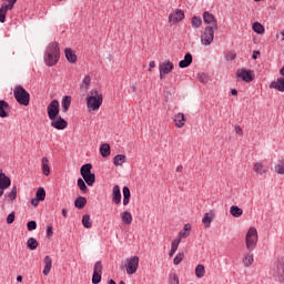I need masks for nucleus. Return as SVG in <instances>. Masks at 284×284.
<instances>
[{"instance_id":"nucleus-1","label":"nucleus","mask_w":284,"mask_h":284,"mask_svg":"<svg viewBox=\"0 0 284 284\" xmlns=\"http://www.w3.org/2000/svg\"><path fill=\"white\" fill-rule=\"evenodd\" d=\"M103 105V93L99 89H92L87 97V108L97 112Z\"/></svg>"},{"instance_id":"nucleus-2","label":"nucleus","mask_w":284,"mask_h":284,"mask_svg":"<svg viewBox=\"0 0 284 284\" xmlns=\"http://www.w3.org/2000/svg\"><path fill=\"white\" fill-rule=\"evenodd\" d=\"M61 52L59 49V43L51 42L47 49V55L44 58V63L49 68H52V65H57L59 63V57Z\"/></svg>"},{"instance_id":"nucleus-3","label":"nucleus","mask_w":284,"mask_h":284,"mask_svg":"<svg viewBox=\"0 0 284 284\" xmlns=\"http://www.w3.org/2000/svg\"><path fill=\"white\" fill-rule=\"evenodd\" d=\"M13 97L19 105H30V93L22 85L14 87Z\"/></svg>"},{"instance_id":"nucleus-4","label":"nucleus","mask_w":284,"mask_h":284,"mask_svg":"<svg viewBox=\"0 0 284 284\" xmlns=\"http://www.w3.org/2000/svg\"><path fill=\"white\" fill-rule=\"evenodd\" d=\"M246 250L254 252L256 244L258 243V231L256 227H250L245 236Z\"/></svg>"},{"instance_id":"nucleus-5","label":"nucleus","mask_w":284,"mask_h":284,"mask_svg":"<svg viewBox=\"0 0 284 284\" xmlns=\"http://www.w3.org/2000/svg\"><path fill=\"white\" fill-rule=\"evenodd\" d=\"M273 276L277 278L278 283L284 284V260H277L275 267H273Z\"/></svg>"},{"instance_id":"nucleus-6","label":"nucleus","mask_w":284,"mask_h":284,"mask_svg":"<svg viewBox=\"0 0 284 284\" xmlns=\"http://www.w3.org/2000/svg\"><path fill=\"white\" fill-rule=\"evenodd\" d=\"M59 100H52L47 106V114L50 121H54L59 116Z\"/></svg>"},{"instance_id":"nucleus-7","label":"nucleus","mask_w":284,"mask_h":284,"mask_svg":"<svg viewBox=\"0 0 284 284\" xmlns=\"http://www.w3.org/2000/svg\"><path fill=\"white\" fill-rule=\"evenodd\" d=\"M217 29H210L205 28L204 32L201 36V43L202 45H212L214 42V32H216Z\"/></svg>"},{"instance_id":"nucleus-8","label":"nucleus","mask_w":284,"mask_h":284,"mask_svg":"<svg viewBox=\"0 0 284 284\" xmlns=\"http://www.w3.org/2000/svg\"><path fill=\"white\" fill-rule=\"evenodd\" d=\"M235 74H236V78L244 81V83H252V81H254V73L251 70H247L244 68L237 69Z\"/></svg>"},{"instance_id":"nucleus-9","label":"nucleus","mask_w":284,"mask_h":284,"mask_svg":"<svg viewBox=\"0 0 284 284\" xmlns=\"http://www.w3.org/2000/svg\"><path fill=\"white\" fill-rule=\"evenodd\" d=\"M12 185V181L6 173H3V170L0 169V199L3 196L6 190Z\"/></svg>"},{"instance_id":"nucleus-10","label":"nucleus","mask_w":284,"mask_h":284,"mask_svg":"<svg viewBox=\"0 0 284 284\" xmlns=\"http://www.w3.org/2000/svg\"><path fill=\"white\" fill-rule=\"evenodd\" d=\"M203 21L206 23V28H210L211 30H219V22L216 21V18L214 14L210 12L203 13Z\"/></svg>"},{"instance_id":"nucleus-11","label":"nucleus","mask_w":284,"mask_h":284,"mask_svg":"<svg viewBox=\"0 0 284 284\" xmlns=\"http://www.w3.org/2000/svg\"><path fill=\"white\" fill-rule=\"evenodd\" d=\"M101 274H103V264H101V261L97 262L93 267V275H92V283L99 284L101 283Z\"/></svg>"},{"instance_id":"nucleus-12","label":"nucleus","mask_w":284,"mask_h":284,"mask_svg":"<svg viewBox=\"0 0 284 284\" xmlns=\"http://www.w3.org/2000/svg\"><path fill=\"white\" fill-rule=\"evenodd\" d=\"M136 270H139V256L134 255L128 260L126 274H136Z\"/></svg>"},{"instance_id":"nucleus-13","label":"nucleus","mask_w":284,"mask_h":284,"mask_svg":"<svg viewBox=\"0 0 284 284\" xmlns=\"http://www.w3.org/2000/svg\"><path fill=\"white\" fill-rule=\"evenodd\" d=\"M185 19V13L181 9H176L174 13L169 16V23L171 26H176V23H181Z\"/></svg>"},{"instance_id":"nucleus-14","label":"nucleus","mask_w":284,"mask_h":284,"mask_svg":"<svg viewBox=\"0 0 284 284\" xmlns=\"http://www.w3.org/2000/svg\"><path fill=\"white\" fill-rule=\"evenodd\" d=\"M51 128H54V130H65V128H68V121L58 115L55 119L51 120Z\"/></svg>"},{"instance_id":"nucleus-15","label":"nucleus","mask_w":284,"mask_h":284,"mask_svg":"<svg viewBox=\"0 0 284 284\" xmlns=\"http://www.w3.org/2000/svg\"><path fill=\"white\" fill-rule=\"evenodd\" d=\"M159 70L162 74H170L174 70V63L170 61H164L159 64Z\"/></svg>"},{"instance_id":"nucleus-16","label":"nucleus","mask_w":284,"mask_h":284,"mask_svg":"<svg viewBox=\"0 0 284 284\" xmlns=\"http://www.w3.org/2000/svg\"><path fill=\"white\" fill-rule=\"evenodd\" d=\"M17 194H18L17 185H13L11 187V191H9L4 194V202L6 203H13V201H17Z\"/></svg>"},{"instance_id":"nucleus-17","label":"nucleus","mask_w":284,"mask_h":284,"mask_svg":"<svg viewBox=\"0 0 284 284\" xmlns=\"http://www.w3.org/2000/svg\"><path fill=\"white\" fill-rule=\"evenodd\" d=\"M7 110H10V104L6 102V100H0V118L6 119L7 116H10V113H8Z\"/></svg>"},{"instance_id":"nucleus-18","label":"nucleus","mask_w":284,"mask_h":284,"mask_svg":"<svg viewBox=\"0 0 284 284\" xmlns=\"http://www.w3.org/2000/svg\"><path fill=\"white\" fill-rule=\"evenodd\" d=\"M112 201L113 203H115V205H119V203H121V187L118 184L113 186Z\"/></svg>"},{"instance_id":"nucleus-19","label":"nucleus","mask_w":284,"mask_h":284,"mask_svg":"<svg viewBox=\"0 0 284 284\" xmlns=\"http://www.w3.org/2000/svg\"><path fill=\"white\" fill-rule=\"evenodd\" d=\"M183 230L184 231H181L178 234V239L180 240V243L182 239H187V236H190V232H192V224L190 223L184 224Z\"/></svg>"},{"instance_id":"nucleus-20","label":"nucleus","mask_w":284,"mask_h":284,"mask_svg":"<svg viewBox=\"0 0 284 284\" xmlns=\"http://www.w3.org/2000/svg\"><path fill=\"white\" fill-rule=\"evenodd\" d=\"M270 88L284 92V78H278L277 81L271 82Z\"/></svg>"},{"instance_id":"nucleus-21","label":"nucleus","mask_w":284,"mask_h":284,"mask_svg":"<svg viewBox=\"0 0 284 284\" xmlns=\"http://www.w3.org/2000/svg\"><path fill=\"white\" fill-rule=\"evenodd\" d=\"M124 163H128V158L124 154H116L113 158V164L115 168H121Z\"/></svg>"},{"instance_id":"nucleus-22","label":"nucleus","mask_w":284,"mask_h":284,"mask_svg":"<svg viewBox=\"0 0 284 284\" xmlns=\"http://www.w3.org/2000/svg\"><path fill=\"white\" fill-rule=\"evenodd\" d=\"M41 168L44 176H50V160L48 158L41 159Z\"/></svg>"},{"instance_id":"nucleus-23","label":"nucleus","mask_w":284,"mask_h":284,"mask_svg":"<svg viewBox=\"0 0 284 284\" xmlns=\"http://www.w3.org/2000/svg\"><path fill=\"white\" fill-rule=\"evenodd\" d=\"M192 53H186L184 59L179 62V68H190L192 65Z\"/></svg>"},{"instance_id":"nucleus-24","label":"nucleus","mask_w":284,"mask_h":284,"mask_svg":"<svg viewBox=\"0 0 284 284\" xmlns=\"http://www.w3.org/2000/svg\"><path fill=\"white\" fill-rule=\"evenodd\" d=\"M242 263H243L244 267H251L254 263V254H252V252L248 251L244 255Z\"/></svg>"},{"instance_id":"nucleus-25","label":"nucleus","mask_w":284,"mask_h":284,"mask_svg":"<svg viewBox=\"0 0 284 284\" xmlns=\"http://www.w3.org/2000/svg\"><path fill=\"white\" fill-rule=\"evenodd\" d=\"M43 263H44L43 274L44 276H48V274H50V271L52 270V257H50V255H47L43 260Z\"/></svg>"},{"instance_id":"nucleus-26","label":"nucleus","mask_w":284,"mask_h":284,"mask_svg":"<svg viewBox=\"0 0 284 284\" xmlns=\"http://www.w3.org/2000/svg\"><path fill=\"white\" fill-rule=\"evenodd\" d=\"M175 128H183L185 125V114L178 113L174 115Z\"/></svg>"},{"instance_id":"nucleus-27","label":"nucleus","mask_w":284,"mask_h":284,"mask_svg":"<svg viewBox=\"0 0 284 284\" xmlns=\"http://www.w3.org/2000/svg\"><path fill=\"white\" fill-rule=\"evenodd\" d=\"M65 59L69 63H77V53L72 49L64 50Z\"/></svg>"},{"instance_id":"nucleus-28","label":"nucleus","mask_w":284,"mask_h":284,"mask_svg":"<svg viewBox=\"0 0 284 284\" xmlns=\"http://www.w3.org/2000/svg\"><path fill=\"white\" fill-rule=\"evenodd\" d=\"M253 170L254 172H256V174H260V176H263V174H267V169H265V166L261 162L254 163Z\"/></svg>"},{"instance_id":"nucleus-29","label":"nucleus","mask_w":284,"mask_h":284,"mask_svg":"<svg viewBox=\"0 0 284 284\" xmlns=\"http://www.w3.org/2000/svg\"><path fill=\"white\" fill-rule=\"evenodd\" d=\"M82 179L87 183V185H89V187H92V185H94V183L97 182V175L94 173L83 175Z\"/></svg>"},{"instance_id":"nucleus-30","label":"nucleus","mask_w":284,"mask_h":284,"mask_svg":"<svg viewBox=\"0 0 284 284\" xmlns=\"http://www.w3.org/2000/svg\"><path fill=\"white\" fill-rule=\"evenodd\" d=\"M121 221L125 225H132V213L130 211H124L121 213Z\"/></svg>"},{"instance_id":"nucleus-31","label":"nucleus","mask_w":284,"mask_h":284,"mask_svg":"<svg viewBox=\"0 0 284 284\" xmlns=\"http://www.w3.org/2000/svg\"><path fill=\"white\" fill-rule=\"evenodd\" d=\"M85 205H88V199L83 196H79L78 199H75L74 207H77L78 210H83Z\"/></svg>"},{"instance_id":"nucleus-32","label":"nucleus","mask_w":284,"mask_h":284,"mask_svg":"<svg viewBox=\"0 0 284 284\" xmlns=\"http://www.w3.org/2000/svg\"><path fill=\"white\" fill-rule=\"evenodd\" d=\"M72 103V97L70 95H64L62 98V112H68V110H70V105Z\"/></svg>"},{"instance_id":"nucleus-33","label":"nucleus","mask_w":284,"mask_h":284,"mask_svg":"<svg viewBox=\"0 0 284 284\" xmlns=\"http://www.w3.org/2000/svg\"><path fill=\"white\" fill-rule=\"evenodd\" d=\"M179 245H181V240L180 239H175V240L172 241L171 250L169 252L170 258H172V256H174V254H176V250H179Z\"/></svg>"},{"instance_id":"nucleus-34","label":"nucleus","mask_w":284,"mask_h":284,"mask_svg":"<svg viewBox=\"0 0 284 284\" xmlns=\"http://www.w3.org/2000/svg\"><path fill=\"white\" fill-rule=\"evenodd\" d=\"M110 152H111L110 144L103 143L100 145V154L103 159H108V156H110Z\"/></svg>"},{"instance_id":"nucleus-35","label":"nucleus","mask_w":284,"mask_h":284,"mask_svg":"<svg viewBox=\"0 0 284 284\" xmlns=\"http://www.w3.org/2000/svg\"><path fill=\"white\" fill-rule=\"evenodd\" d=\"M212 221H214V212L211 211L210 213H205L202 219V223L205 224V227H210V225H212Z\"/></svg>"},{"instance_id":"nucleus-36","label":"nucleus","mask_w":284,"mask_h":284,"mask_svg":"<svg viewBox=\"0 0 284 284\" xmlns=\"http://www.w3.org/2000/svg\"><path fill=\"white\" fill-rule=\"evenodd\" d=\"M230 214H232L234 216V219H241V216H243V209H241L236 205H232L230 207Z\"/></svg>"},{"instance_id":"nucleus-37","label":"nucleus","mask_w":284,"mask_h":284,"mask_svg":"<svg viewBox=\"0 0 284 284\" xmlns=\"http://www.w3.org/2000/svg\"><path fill=\"white\" fill-rule=\"evenodd\" d=\"M90 83H92V77H90V74L84 75L82 84L80 85L81 90H90Z\"/></svg>"},{"instance_id":"nucleus-38","label":"nucleus","mask_w":284,"mask_h":284,"mask_svg":"<svg viewBox=\"0 0 284 284\" xmlns=\"http://www.w3.org/2000/svg\"><path fill=\"white\" fill-rule=\"evenodd\" d=\"M80 174L82 178L92 174V165L90 163L83 164L80 169Z\"/></svg>"},{"instance_id":"nucleus-39","label":"nucleus","mask_w":284,"mask_h":284,"mask_svg":"<svg viewBox=\"0 0 284 284\" xmlns=\"http://www.w3.org/2000/svg\"><path fill=\"white\" fill-rule=\"evenodd\" d=\"M195 276L196 278H203L205 276V266L203 264H199L195 267Z\"/></svg>"},{"instance_id":"nucleus-40","label":"nucleus","mask_w":284,"mask_h":284,"mask_svg":"<svg viewBox=\"0 0 284 284\" xmlns=\"http://www.w3.org/2000/svg\"><path fill=\"white\" fill-rule=\"evenodd\" d=\"M252 28H253V32H256V34L265 33V27H263L261 22H254Z\"/></svg>"},{"instance_id":"nucleus-41","label":"nucleus","mask_w":284,"mask_h":284,"mask_svg":"<svg viewBox=\"0 0 284 284\" xmlns=\"http://www.w3.org/2000/svg\"><path fill=\"white\" fill-rule=\"evenodd\" d=\"M27 247H29V250H37V247H39V242L34 237H30L27 241Z\"/></svg>"},{"instance_id":"nucleus-42","label":"nucleus","mask_w":284,"mask_h":284,"mask_svg":"<svg viewBox=\"0 0 284 284\" xmlns=\"http://www.w3.org/2000/svg\"><path fill=\"white\" fill-rule=\"evenodd\" d=\"M82 225L87 230H90V227H92V220H90V215L89 214L83 215V217H82Z\"/></svg>"},{"instance_id":"nucleus-43","label":"nucleus","mask_w":284,"mask_h":284,"mask_svg":"<svg viewBox=\"0 0 284 284\" xmlns=\"http://www.w3.org/2000/svg\"><path fill=\"white\" fill-rule=\"evenodd\" d=\"M78 187L79 190L82 191V194H87L88 193V185H85V180L83 179H78Z\"/></svg>"},{"instance_id":"nucleus-44","label":"nucleus","mask_w":284,"mask_h":284,"mask_svg":"<svg viewBox=\"0 0 284 284\" xmlns=\"http://www.w3.org/2000/svg\"><path fill=\"white\" fill-rule=\"evenodd\" d=\"M36 199L40 201H45V189L39 187L36 193Z\"/></svg>"},{"instance_id":"nucleus-45","label":"nucleus","mask_w":284,"mask_h":284,"mask_svg":"<svg viewBox=\"0 0 284 284\" xmlns=\"http://www.w3.org/2000/svg\"><path fill=\"white\" fill-rule=\"evenodd\" d=\"M184 258H185V253L183 252L178 253L173 260L174 265H181Z\"/></svg>"},{"instance_id":"nucleus-46","label":"nucleus","mask_w":284,"mask_h":284,"mask_svg":"<svg viewBox=\"0 0 284 284\" xmlns=\"http://www.w3.org/2000/svg\"><path fill=\"white\" fill-rule=\"evenodd\" d=\"M192 26L193 28H201V26H203V20L201 19V17H193Z\"/></svg>"},{"instance_id":"nucleus-47","label":"nucleus","mask_w":284,"mask_h":284,"mask_svg":"<svg viewBox=\"0 0 284 284\" xmlns=\"http://www.w3.org/2000/svg\"><path fill=\"white\" fill-rule=\"evenodd\" d=\"M8 10L6 7L0 8V23H6V14H8Z\"/></svg>"},{"instance_id":"nucleus-48","label":"nucleus","mask_w":284,"mask_h":284,"mask_svg":"<svg viewBox=\"0 0 284 284\" xmlns=\"http://www.w3.org/2000/svg\"><path fill=\"white\" fill-rule=\"evenodd\" d=\"M27 230L29 232H32L33 230H37V221H30L27 223Z\"/></svg>"},{"instance_id":"nucleus-49","label":"nucleus","mask_w":284,"mask_h":284,"mask_svg":"<svg viewBox=\"0 0 284 284\" xmlns=\"http://www.w3.org/2000/svg\"><path fill=\"white\" fill-rule=\"evenodd\" d=\"M197 80H200L201 83H207V75L205 73H197Z\"/></svg>"},{"instance_id":"nucleus-50","label":"nucleus","mask_w":284,"mask_h":284,"mask_svg":"<svg viewBox=\"0 0 284 284\" xmlns=\"http://www.w3.org/2000/svg\"><path fill=\"white\" fill-rule=\"evenodd\" d=\"M123 199H130V196H132V194L130 193V187L128 186H123Z\"/></svg>"},{"instance_id":"nucleus-51","label":"nucleus","mask_w":284,"mask_h":284,"mask_svg":"<svg viewBox=\"0 0 284 284\" xmlns=\"http://www.w3.org/2000/svg\"><path fill=\"white\" fill-rule=\"evenodd\" d=\"M275 172H276V174H284V165L283 164H276L275 165Z\"/></svg>"},{"instance_id":"nucleus-52","label":"nucleus","mask_w":284,"mask_h":284,"mask_svg":"<svg viewBox=\"0 0 284 284\" xmlns=\"http://www.w3.org/2000/svg\"><path fill=\"white\" fill-rule=\"evenodd\" d=\"M8 4L3 6L4 8H7V10H12V8H14V3H17V0H7Z\"/></svg>"},{"instance_id":"nucleus-53","label":"nucleus","mask_w":284,"mask_h":284,"mask_svg":"<svg viewBox=\"0 0 284 284\" xmlns=\"http://www.w3.org/2000/svg\"><path fill=\"white\" fill-rule=\"evenodd\" d=\"M16 216H14V212H11L8 216H7V223L8 225H12V222L14 221Z\"/></svg>"},{"instance_id":"nucleus-54","label":"nucleus","mask_w":284,"mask_h":284,"mask_svg":"<svg viewBox=\"0 0 284 284\" xmlns=\"http://www.w3.org/2000/svg\"><path fill=\"white\" fill-rule=\"evenodd\" d=\"M171 284H179V276L176 274H173L171 276V281H170Z\"/></svg>"},{"instance_id":"nucleus-55","label":"nucleus","mask_w":284,"mask_h":284,"mask_svg":"<svg viewBox=\"0 0 284 284\" xmlns=\"http://www.w3.org/2000/svg\"><path fill=\"white\" fill-rule=\"evenodd\" d=\"M40 202H41V200H38V197L32 199V200H31V205H32L33 207H38Z\"/></svg>"},{"instance_id":"nucleus-56","label":"nucleus","mask_w":284,"mask_h":284,"mask_svg":"<svg viewBox=\"0 0 284 284\" xmlns=\"http://www.w3.org/2000/svg\"><path fill=\"white\" fill-rule=\"evenodd\" d=\"M277 41H281L283 43L284 41V31H281L280 33L276 34Z\"/></svg>"},{"instance_id":"nucleus-57","label":"nucleus","mask_w":284,"mask_h":284,"mask_svg":"<svg viewBox=\"0 0 284 284\" xmlns=\"http://www.w3.org/2000/svg\"><path fill=\"white\" fill-rule=\"evenodd\" d=\"M235 133L239 134V136H243V129L241 126H235Z\"/></svg>"},{"instance_id":"nucleus-58","label":"nucleus","mask_w":284,"mask_h":284,"mask_svg":"<svg viewBox=\"0 0 284 284\" xmlns=\"http://www.w3.org/2000/svg\"><path fill=\"white\" fill-rule=\"evenodd\" d=\"M227 59H229V61H234V59H236V53L230 52V53L227 54Z\"/></svg>"},{"instance_id":"nucleus-59","label":"nucleus","mask_w":284,"mask_h":284,"mask_svg":"<svg viewBox=\"0 0 284 284\" xmlns=\"http://www.w3.org/2000/svg\"><path fill=\"white\" fill-rule=\"evenodd\" d=\"M52 234H54L53 230H52V226H48L47 229V236H52Z\"/></svg>"},{"instance_id":"nucleus-60","label":"nucleus","mask_w":284,"mask_h":284,"mask_svg":"<svg viewBox=\"0 0 284 284\" xmlns=\"http://www.w3.org/2000/svg\"><path fill=\"white\" fill-rule=\"evenodd\" d=\"M131 90H132L133 94H136V92L139 91V87L136 85V83L132 84Z\"/></svg>"},{"instance_id":"nucleus-61","label":"nucleus","mask_w":284,"mask_h":284,"mask_svg":"<svg viewBox=\"0 0 284 284\" xmlns=\"http://www.w3.org/2000/svg\"><path fill=\"white\" fill-rule=\"evenodd\" d=\"M63 219H68V209H62Z\"/></svg>"},{"instance_id":"nucleus-62","label":"nucleus","mask_w":284,"mask_h":284,"mask_svg":"<svg viewBox=\"0 0 284 284\" xmlns=\"http://www.w3.org/2000/svg\"><path fill=\"white\" fill-rule=\"evenodd\" d=\"M130 204V197H123V205Z\"/></svg>"},{"instance_id":"nucleus-63","label":"nucleus","mask_w":284,"mask_h":284,"mask_svg":"<svg viewBox=\"0 0 284 284\" xmlns=\"http://www.w3.org/2000/svg\"><path fill=\"white\" fill-rule=\"evenodd\" d=\"M258 54H261V51H254L252 59H257Z\"/></svg>"},{"instance_id":"nucleus-64","label":"nucleus","mask_w":284,"mask_h":284,"mask_svg":"<svg viewBox=\"0 0 284 284\" xmlns=\"http://www.w3.org/2000/svg\"><path fill=\"white\" fill-rule=\"evenodd\" d=\"M149 68H156V62L151 61V62L149 63Z\"/></svg>"}]
</instances>
